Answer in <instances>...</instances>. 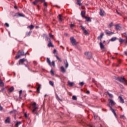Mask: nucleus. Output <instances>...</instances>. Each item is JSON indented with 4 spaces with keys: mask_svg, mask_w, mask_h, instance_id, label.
<instances>
[{
    "mask_svg": "<svg viewBox=\"0 0 127 127\" xmlns=\"http://www.w3.org/2000/svg\"><path fill=\"white\" fill-rule=\"evenodd\" d=\"M26 55V53L25 54L24 52L23 51H19L17 55L16 56L15 58L16 59H18L19 58H20V57H21V56H24Z\"/></svg>",
    "mask_w": 127,
    "mask_h": 127,
    "instance_id": "obj_3",
    "label": "nucleus"
},
{
    "mask_svg": "<svg viewBox=\"0 0 127 127\" xmlns=\"http://www.w3.org/2000/svg\"><path fill=\"white\" fill-rule=\"evenodd\" d=\"M49 84H50V85H51V86H52V87H54V83H53V81H50Z\"/></svg>",
    "mask_w": 127,
    "mask_h": 127,
    "instance_id": "obj_35",
    "label": "nucleus"
},
{
    "mask_svg": "<svg viewBox=\"0 0 127 127\" xmlns=\"http://www.w3.org/2000/svg\"><path fill=\"white\" fill-rule=\"evenodd\" d=\"M40 0H35V1L32 2V4L34 5H36L38 2H39Z\"/></svg>",
    "mask_w": 127,
    "mask_h": 127,
    "instance_id": "obj_16",
    "label": "nucleus"
},
{
    "mask_svg": "<svg viewBox=\"0 0 127 127\" xmlns=\"http://www.w3.org/2000/svg\"><path fill=\"white\" fill-rule=\"evenodd\" d=\"M58 18L60 20V21H62V20H63L62 19V16L61 15V14H60L59 16H58Z\"/></svg>",
    "mask_w": 127,
    "mask_h": 127,
    "instance_id": "obj_34",
    "label": "nucleus"
},
{
    "mask_svg": "<svg viewBox=\"0 0 127 127\" xmlns=\"http://www.w3.org/2000/svg\"><path fill=\"white\" fill-rule=\"evenodd\" d=\"M70 42L72 45H77V42H76V39L74 37H70Z\"/></svg>",
    "mask_w": 127,
    "mask_h": 127,
    "instance_id": "obj_8",
    "label": "nucleus"
},
{
    "mask_svg": "<svg viewBox=\"0 0 127 127\" xmlns=\"http://www.w3.org/2000/svg\"><path fill=\"white\" fill-rule=\"evenodd\" d=\"M93 117H94V120H98V119H100V117H99V116H98V115H97L94 114Z\"/></svg>",
    "mask_w": 127,
    "mask_h": 127,
    "instance_id": "obj_30",
    "label": "nucleus"
},
{
    "mask_svg": "<svg viewBox=\"0 0 127 127\" xmlns=\"http://www.w3.org/2000/svg\"><path fill=\"white\" fill-rule=\"evenodd\" d=\"M81 28L85 35H89V32L87 30H86V29H85V27H84V26H81Z\"/></svg>",
    "mask_w": 127,
    "mask_h": 127,
    "instance_id": "obj_9",
    "label": "nucleus"
},
{
    "mask_svg": "<svg viewBox=\"0 0 127 127\" xmlns=\"http://www.w3.org/2000/svg\"><path fill=\"white\" fill-rule=\"evenodd\" d=\"M0 86H3L4 85L3 82L1 81V80H0Z\"/></svg>",
    "mask_w": 127,
    "mask_h": 127,
    "instance_id": "obj_43",
    "label": "nucleus"
},
{
    "mask_svg": "<svg viewBox=\"0 0 127 127\" xmlns=\"http://www.w3.org/2000/svg\"><path fill=\"white\" fill-rule=\"evenodd\" d=\"M44 6H45L46 7H47V3L46 2H44Z\"/></svg>",
    "mask_w": 127,
    "mask_h": 127,
    "instance_id": "obj_45",
    "label": "nucleus"
},
{
    "mask_svg": "<svg viewBox=\"0 0 127 127\" xmlns=\"http://www.w3.org/2000/svg\"><path fill=\"white\" fill-rule=\"evenodd\" d=\"M122 36H124L126 37V39H127V33H124L122 34Z\"/></svg>",
    "mask_w": 127,
    "mask_h": 127,
    "instance_id": "obj_36",
    "label": "nucleus"
},
{
    "mask_svg": "<svg viewBox=\"0 0 127 127\" xmlns=\"http://www.w3.org/2000/svg\"><path fill=\"white\" fill-rule=\"evenodd\" d=\"M109 104H110L111 105H110V104H108L107 106L109 107L111 112L113 113L115 117H117V114L116 113V111H115V110H114V109H113V107H112L113 106H115V105H116V102H115V101H114L113 99H109Z\"/></svg>",
    "mask_w": 127,
    "mask_h": 127,
    "instance_id": "obj_1",
    "label": "nucleus"
},
{
    "mask_svg": "<svg viewBox=\"0 0 127 127\" xmlns=\"http://www.w3.org/2000/svg\"><path fill=\"white\" fill-rule=\"evenodd\" d=\"M56 57L57 59H58L59 60V61H60V62H62V61L61 60V59L60 58H59V57H58V56H56Z\"/></svg>",
    "mask_w": 127,
    "mask_h": 127,
    "instance_id": "obj_40",
    "label": "nucleus"
},
{
    "mask_svg": "<svg viewBox=\"0 0 127 127\" xmlns=\"http://www.w3.org/2000/svg\"><path fill=\"white\" fill-rule=\"evenodd\" d=\"M118 80L120 81L121 83H123L124 85H127V80L125 77H121L120 78H118Z\"/></svg>",
    "mask_w": 127,
    "mask_h": 127,
    "instance_id": "obj_5",
    "label": "nucleus"
},
{
    "mask_svg": "<svg viewBox=\"0 0 127 127\" xmlns=\"http://www.w3.org/2000/svg\"><path fill=\"white\" fill-rule=\"evenodd\" d=\"M121 119H123V120H125V117L124 115H122L120 116Z\"/></svg>",
    "mask_w": 127,
    "mask_h": 127,
    "instance_id": "obj_46",
    "label": "nucleus"
},
{
    "mask_svg": "<svg viewBox=\"0 0 127 127\" xmlns=\"http://www.w3.org/2000/svg\"><path fill=\"white\" fill-rule=\"evenodd\" d=\"M31 107L32 109V114H34V115H36V116H38V113L35 112H36V110L38 109V106H37V104H36L35 102H34L33 103L31 104Z\"/></svg>",
    "mask_w": 127,
    "mask_h": 127,
    "instance_id": "obj_2",
    "label": "nucleus"
},
{
    "mask_svg": "<svg viewBox=\"0 0 127 127\" xmlns=\"http://www.w3.org/2000/svg\"><path fill=\"white\" fill-rule=\"evenodd\" d=\"M36 28H38V26H36Z\"/></svg>",
    "mask_w": 127,
    "mask_h": 127,
    "instance_id": "obj_64",
    "label": "nucleus"
},
{
    "mask_svg": "<svg viewBox=\"0 0 127 127\" xmlns=\"http://www.w3.org/2000/svg\"><path fill=\"white\" fill-rule=\"evenodd\" d=\"M64 64L65 65V68H68L69 64H68V62H67V61L64 62Z\"/></svg>",
    "mask_w": 127,
    "mask_h": 127,
    "instance_id": "obj_23",
    "label": "nucleus"
},
{
    "mask_svg": "<svg viewBox=\"0 0 127 127\" xmlns=\"http://www.w3.org/2000/svg\"><path fill=\"white\" fill-rule=\"evenodd\" d=\"M80 86H84V82H81L79 83Z\"/></svg>",
    "mask_w": 127,
    "mask_h": 127,
    "instance_id": "obj_48",
    "label": "nucleus"
},
{
    "mask_svg": "<svg viewBox=\"0 0 127 127\" xmlns=\"http://www.w3.org/2000/svg\"><path fill=\"white\" fill-rule=\"evenodd\" d=\"M32 32V31H30L29 32H27V33H26V35L27 36H30V35H31Z\"/></svg>",
    "mask_w": 127,
    "mask_h": 127,
    "instance_id": "obj_37",
    "label": "nucleus"
},
{
    "mask_svg": "<svg viewBox=\"0 0 127 127\" xmlns=\"http://www.w3.org/2000/svg\"><path fill=\"white\" fill-rule=\"evenodd\" d=\"M125 40H124L123 39H122L121 38H120V39H119V42H120V43H124V42H125Z\"/></svg>",
    "mask_w": 127,
    "mask_h": 127,
    "instance_id": "obj_29",
    "label": "nucleus"
},
{
    "mask_svg": "<svg viewBox=\"0 0 127 127\" xmlns=\"http://www.w3.org/2000/svg\"><path fill=\"white\" fill-rule=\"evenodd\" d=\"M113 26H114V23H113V22H111L108 25L109 28H110V27H113Z\"/></svg>",
    "mask_w": 127,
    "mask_h": 127,
    "instance_id": "obj_27",
    "label": "nucleus"
},
{
    "mask_svg": "<svg viewBox=\"0 0 127 127\" xmlns=\"http://www.w3.org/2000/svg\"><path fill=\"white\" fill-rule=\"evenodd\" d=\"M56 52H57V51L56 50V49H54V51H53L54 54H55L56 53Z\"/></svg>",
    "mask_w": 127,
    "mask_h": 127,
    "instance_id": "obj_50",
    "label": "nucleus"
},
{
    "mask_svg": "<svg viewBox=\"0 0 127 127\" xmlns=\"http://www.w3.org/2000/svg\"><path fill=\"white\" fill-rule=\"evenodd\" d=\"M106 93L107 94V95H108L109 97H110V98H114V95H113V94L110 93L109 92H106Z\"/></svg>",
    "mask_w": 127,
    "mask_h": 127,
    "instance_id": "obj_25",
    "label": "nucleus"
},
{
    "mask_svg": "<svg viewBox=\"0 0 127 127\" xmlns=\"http://www.w3.org/2000/svg\"><path fill=\"white\" fill-rule=\"evenodd\" d=\"M3 110V108L1 107V106L0 105V111H2Z\"/></svg>",
    "mask_w": 127,
    "mask_h": 127,
    "instance_id": "obj_49",
    "label": "nucleus"
},
{
    "mask_svg": "<svg viewBox=\"0 0 127 127\" xmlns=\"http://www.w3.org/2000/svg\"><path fill=\"white\" fill-rule=\"evenodd\" d=\"M10 123V118L7 117L5 120V124H9Z\"/></svg>",
    "mask_w": 127,
    "mask_h": 127,
    "instance_id": "obj_15",
    "label": "nucleus"
},
{
    "mask_svg": "<svg viewBox=\"0 0 127 127\" xmlns=\"http://www.w3.org/2000/svg\"><path fill=\"white\" fill-rule=\"evenodd\" d=\"M86 14V11H82L81 12V15L82 17H83L84 18H85V17H86V16H85V14Z\"/></svg>",
    "mask_w": 127,
    "mask_h": 127,
    "instance_id": "obj_17",
    "label": "nucleus"
},
{
    "mask_svg": "<svg viewBox=\"0 0 127 127\" xmlns=\"http://www.w3.org/2000/svg\"><path fill=\"white\" fill-rule=\"evenodd\" d=\"M40 2H45V0H40Z\"/></svg>",
    "mask_w": 127,
    "mask_h": 127,
    "instance_id": "obj_54",
    "label": "nucleus"
},
{
    "mask_svg": "<svg viewBox=\"0 0 127 127\" xmlns=\"http://www.w3.org/2000/svg\"><path fill=\"white\" fill-rule=\"evenodd\" d=\"M76 4L79 5V6H82V4L81 3V0H77Z\"/></svg>",
    "mask_w": 127,
    "mask_h": 127,
    "instance_id": "obj_26",
    "label": "nucleus"
},
{
    "mask_svg": "<svg viewBox=\"0 0 127 127\" xmlns=\"http://www.w3.org/2000/svg\"><path fill=\"white\" fill-rule=\"evenodd\" d=\"M84 18H85L86 21H88L89 22H91L92 20H91V18L90 17H85Z\"/></svg>",
    "mask_w": 127,
    "mask_h": 127,
    "instance_id": "obj_18",
    "label": "nucleus"
},
{
    "mask_svg": "<svg viewBox=\"0 0 127 127\" xmlns=\"http://www.w3.org/2000/svg\"><path fill=\"white\" fill-rule=\"evenodd\" d=\"M50 73L52 76H54L55 75V73H54V71L52 69L51 70Z\"/></svg>",
    "mask_w": 127,
    "mask_h": 127,
    "instance_id": "obj_39",
    "label": "nucleus"
},
{
    "mask_svg": "<svg viewBox=\"0 0 127 127\" xmlns=\"http://www.w3.org/2000/svg\"><path fill=\"white\" fill-rule=\"evenodd\" d=\"M47 63L51 67V66H53V67H55V62L53 61L51 63V62L50 61V59L49 58H47Z\"/></svg>",
    "mask_w": 127,
    "mask_h": 127,
    "instance_id": "obj_4",
    "label": "nucleus"
},
{
    "mask_svg": "<svg viewBox=\"0 0 127 127\" xmlns=\"http://www.w3.org/2000/svg\"><path fill=\"white\" fill-rule=\"evenodd\" d=\"M27 65H28V64L27 63V64H25V66L26 67V68H28V66H27Z\"/></svg>",
    "mask_w": 127,
    "mask_h": 127,
    "instance_id": "obj_55",
    "label": "nucleus"
},
{
    "mask_svg": "<svg viewBox=\"0 0 127 127\" xmlns=\"http://www.w3.org/2000/svg\"><path fill=\"white\" fill-rule=\"evenodd\" d=\"M100 12L99 14L101 16H104V15H106V12H105V11L103 9H100Z\"/></svg>",
    "mask_w": 127,
    "mask_h": 127,
    "instance_id": "obj_11",
    "label": "nucleus"
},
{
    "mask_svg": "<svg viewBox=\"0 0 127 127\" xmlns=\"http://www.w3.org/2000/svg\"><path fill=\"white\" fill-rule=\"evenodd\" d=\"M24 62H26V63H27V64H28V61H27V60H26L24 58L19 60V65L23 64V63H24Z\"/></svg>",
    "mask_w": 127,
    "mask_h": 127,
    "instance_id": "obj_6",
    "label": "nucleus"
},
{
    "mask_svg": "<svg viewBox=\"0 0 127 127\" xmlns=\"http://www.w3.org/2000/svg\"><path fill=\"white\" fill-rule=\"evenodd\" d=\"M10 114H14L15 115H16L17 114V111L16 110H13L12 111H10Z\"/></svg>",
    "mask_w": 127,
    "mask_h": 127,
    "instance_id": "obj_31",
    "label": "nucleus"
},
{
    "mask_svg": "<svg viewBox=\"0 0 127 127\" xmlns=\"http://www.w3.org/2000/svg\"><path fill=\"white\" fill-rule=\"evenodd\" d=\"M58 100H60V101H62V100L60 99V98H59V97H58Z\"/></svg>",
    "mask_w": 127,
    "mask_h": 127,
    "instance_id": "obj_61",
    "label": "nucleus"
},
{
    "mask_svg": "<svg viewBox=\"0 0 127 127\" xmlns=\"http://www.w3.org/2000/svg\"><path fill=\"white\" fill-rule=\"evenodd\" d=\"M105 33L107 35H112V34H114V32H111L108 30H105Z\"/></svg>",
    "mask_w": 127,
    "mask_h": 127,
    "instance_id": "obj_13",
    "label": "nucleus"
},
{
    "mask_svg": "<svg viewBox=\"0 0 127 127\" xmlns=\"http://www.w3.org/2000/svg\"><path fill=\"white\" fill-rule=\"evenodd\" d=\"M92 81H93L94 82H96V80H95V79H94V78L92 79Z\"/></svg>",
    "mask_w": 127,
    "mask_h": 127,
    "instance_id": "obj_59",
    "label": "nucleus"
},
{
    "mask_svg": "<svg viewBox=\"0 0 127 127\" xmlns=\"http://www.w3.org/2000/svg\"><path fill=\"white\" fill-rule=\"evenodd\" d=\"M70 26V28H71V29H73V28H74V27H75V24H71Z\"/></svg>",
    "mask_w": 127,
    "mask_h": 127,
    "instance_id": "obj_38",
    "label": "nucleus"
},
{
    "mask_svg": "<svg viewBox=\"0 0 127 127\" xmlns=\"http://www.w3.org/2000/svg\"><path fill=\"white\" fill-rule=\"evenodd\" d=\"M41 88V85L39 84L37 88V93L39 94L40 93V89Z\"/></svg>",
    "mask_w": 127,
    "mask_h": 127,
    "instance_id": "obj_14",
    "label": "nucleus"
},
{
    "mask_svg": "<svg viewBox=\"0 0 127 127\" xmlns=\"http://www.w3.org/2000/svg\"><path fill=\"white\" fill-rule=\"evenodd\" d=\"M24 117H25V118H26V119H27L28 116H27V114H26V113H25V114H24Z\"/></svg>",
    "mask_w": 127,
    "mask_h": 127,
    "instance_id": "obj_53",
    "label": "nucleus"
},
{
    "mask_svg": "<svg viewBox=\"0 0 127 127\" xmlns=\"http://www.w3.org/2000/svg\"><path fill=\"white\" fill-rule=\"evenodd\" d=\"M85 55L87 57L88 59H92V53L90 52H85Z\"/></svg>",
    "mask_w": 127,
    "mask_h": 127,
    "instance_id": "obj_7",
    "label": "nucleus"
},
{
    "mask_svg": "<svg viewBox=\"0 0 127 127\" xmlns=\"http://www.w3.org/2000/svg\"><path fill=\"white\" fill-rule=\"evenodd\" d=\"M14 8H15V9H17V6H14Z\"/></svg>",
    "mask_w": 127,
    "mask_h": 127,
    "instance_id": "obj_58",
    "label": "nucleus"
},
{
    "mask_svg": "<svg viewBox=\"0 0 127 127\" xmlns=\"http://www.w3.org/2000/svg\"><path fill=\"white\" fill-rule=\"evenodd\" d=\"M55 6H56L57 7H59V6H58V5H55Z\"/></svg>",
    "mask_w": 127,
    "mask_h": 127,
    "instance_id": "obj_62",
    "label": "nucleus"
},
{
    "mask_svg": "<svg viewBox=\"0 0 127 127\" xmlns=\"http://www.w3.org/2000/svg\"><path fill=\"white\" fill-rule=\"evenodd\" d=\"M18 16H22V17L24 16V15H23V14H22V13H18Z\"/></svg>",
    "mask_w": 127,
    "mask_h": 127,
    "instance_id": "obj_44",
    "label": "nucleus"
},
{
    "mask_svg": "<svg viewBox=\"0 0 127 127\" xmlns=\"http://www.w3.org/2000/svg\"><path fill=\"white\" fill-rule=\"evenodd\" d=\"M116 40H117V37H114L111 39L110 41H116Z\"/></svg>",
    "mask_w": 127,
    "mask_h": 127,
    "instance_id": "obj_33",
    "label": "nucleus"
},
{
    "mask_svg": "<svg viewBox=\"0 0 127 127\" xmlns=\"http://www.w3.org/2000/svg\"><path fill=\"white\" fill-rule=\"evenodd\" d=\"M19 125H21V122H16V124L15 125V127H18Z\"/></svg>",
    "mask_w": 127,
    "mask_h": 127,
    "instance_id": "obj_28",
    "label": "nucleus"
},
{
    "mask_svg": "<svg viewBox=\"0 0 127 127\" xmlns=\"http://www.w3.org/2000/svg\"><path fill=\"white\" fill-rule=\"evenodd\" d=\"M116 30H121L122 29V27H121V25L120 24H117L115 25Z\"/></svg>",
    "mask_w": 127,
    "mask_h": 127,
    "instance_id": "obj_10",
    "label": "nucleus"
},
{
    "mask_svg": "<svg viewBox=\"0 0 127 127\" xmlns=\"http://www.w3.org/2000/svg\"><path fill=\"white\" fill-rule=\"evenodd\" d=\"M9 92L11 93L12 92H13L14 91V88L13 86L11 87L9 89H8Z\"/></svg>",
    "mask_w": 127,
    "mask_h": 127,
    "instance_id": "obj_19",
    "label": "nucleus"
},
{
    "mask_svg": "<svg viewBox=\"0 0 127 127\" xmlns=\"http://www.w3.org/2000/svg\"><path fill=\"white\" fill-rule=\"evenodd\" d=\"M4 25H5L7 27H9V24L7 23H5Z\"/></svg>",
    "mask_w": 127,
    "mask_h": 127,
    "instance_id": "obj_47",
    "label": "nucleus"
},
{
    "mask_svg": "<svg viewBox=\"0 0 127 127\" xmlns=\"http://www.w3.org/2000/svg\"><path fill=\"white\" fill-rule=\"evenodd\" d=\"M125 44H127V39H126V41L125 40V41L124 42Z\"/></svg>",
    "mask_w": 127,
    "mask_h": 127,
    "instance_id": "obj_57",
    "label": "nucleus"
},
{
    "mask_svg": "<svg viewBox=\"0 0 127 127\" xmlns=\"http://www.w3.org/2000/svg\"><path fill=\"white\" fill-rule=\"evenodd\" d=\"M47 40L49 41V43L48 44V47H54L52 43L51 42V40L50 38H47Z\"/></svg>",
    "mask_w": 127,
    "mask_h": 127,
    "instance_id": "obj_12",
    "label": "nucleus"
},
{
    "mask_svg": "<svg viewBox=\"0 0 127 127\" xmlns=\"http://www.w3.org/2000/svg\"><path fill=\"white\" fill-rule=\"evenodd\" d=\"M119 98L120 99L121 103H122V104H124V103H125V101L124 100V99H123V97H122V96H119Z\"/></svg>",
    "mask_w": 127,
    "mask_h": 127,
    "instance_id": "obj_21",
    "label": "nucleus"
},
{
    "mask_svg": "<svg viewBox=\"0 0 127 127\" xmlns=\"http://www.w3.org/2000/svg\"><path fill=\"white\" fill-rule=\"evenodd\" d=\"M72 100H74V101H76L77 100V97L76 96L74 95L72 96Z\"/></svg>",
    "mask_w": 127,
    "mask_h": 127,
    "instance_id": "obj_41",
    "label": "nucleus"
},
{
    "mask_svg": "<svg viewBox=\"0 0 127 127\" xmlns=\"http://www.w3.org/2000/svg\"><path fill=\"white\" fill-rule=\"evenodd\" d=\"M27 87H30V85L28 84V85H27Z\"/></svg>",
    "mask_w": 127,
    "mask_h": 127,
    "instance_id": "obj_63",
    "label": "nucleus"
},
{
    "mask_svg": "<svg viewBox=\"0 0 127 127\" xmlns=\"http://www.w3.org/2000/svg\"><path fill=\"white\" fill-rule=\"evenodd\" d=\"M74 84L73 82H68V85H69V86H73V84Z\"/></svg>",
    "mask_w": 127,
    "mask_h": 127,
    "instance_id": "obj_42",
    "label": "nucleus"
},
{
    "mask_svg": "<svg viewBox=\"0 0 127 127\" xmlns=\"http://www.w3.org/2000/svg\"><path fill=\"white\" fill-rule=\"evenodd\" d=\"M27 28H30V29H33V28H34V26H33V25H31L30 26H28L27 27Z\"/></svg>",
    "mask_w": 127,
    "mask_h": 127,
    "instance_id": "obj_32",
    "label": "nucleus"
},
{
    "mask_svg": "<svg viewBox=\"0 0 127 127\" xmlns=\"http://www.w3.org/2000/svg\"><path fill=\"white\" fill-rule=\"evenodd\" d=\"M61 72H62L63 73H65L66 72V70H65V68H64V66L61 67Z\"/></svg>",
    "mask_w": 127,
    "mask_h": 127,
    "instance_id": "obj_22",
    "label": "nucleus"
},
{
    "mask_svg": "<svg viewBox=\"0 0 127 127\" xmlns=\"http://www.w3.org/2000/svg\"><path fill=\"white\" fill-rule=\"evenodd\" d=\"M49 36H50V37H51V38H53V35H52L51 34H49Z\"/></svg>",
    "mask_w": 127,
    "mask_h": 127,
    "instance_id": "obj_52",
    "label": "nucleus"
},
{
    "mask_svg": "<svg viewBox=\"0 0 127 127\" xmlns=\"http://www.w3.org/2000/svg\"><path fill=\"white\" fill-rule=\"evenodd\" d=\"M4 90V88H2L1 90V92H3V90Z\"/></svg>",
    "mask_w": 127,
    "mask_h": 127,
    "instance_id": "obj_60",
    "label": "nucleus"
},
{
    "mask_svg": "<svg viewBox=\"0 0 127 127\" xmlns=\"http://www.w3.org/2000/svg\"><path fill=\"white\" fill-rule=\"evenodd\" d=\"M103 36H104V33H101L100 35L98 37V39H102L103 38Z\"/></svg>",
    "mask_w": 127,
    "mask_h": 127,
    "instance_id": "obj_20",
    "label": "nucleus"
},
{
    "mask_svg": "<svg viewBox=\"0 0 127 127\" xmlns=\"http://www.w3.org/2000/svg\"><path fill=\"white\" fill-rule=\"evenodd\" d=\"M99 44H100L101 49H104V48L105 47V46H104V44H103V43L100 42Z\"/></svg>",
    "mask_w": 127,
    "mask_h": 127,
    "instance_id": "obj_24",
    "label": "nucleus"
},
{
    "mask_svg": "<svg viewBox=\"0 0 127 127\" xmlns=\"http://www.w3.org/2000/svg\"><path fill=\"white\" fill-rule=\"evenodd\" d=\"M86 94H90V91L88 90V91L86 92Z\"/></svg>",
    "mask_w": 127,
    "mask_h": 127,
    "instance_id": "obj_56",
    "label": "nucleus"
},
{
    "mask_svg": "<svg viewBox=\"0 0 127 127\" xmlns=\"http://www.w3.org/2000/svg\"><path fill=\"white\" fill-rule=\"evenodd\" d=\"M19 93V96H20L21 94H22V90H20Z\"/></svg>",
    "mask_w": 127,
    "mask_h": 127,
    "instance_id": "obj_51",
    "label": "nucleus"
}]
</instances>
